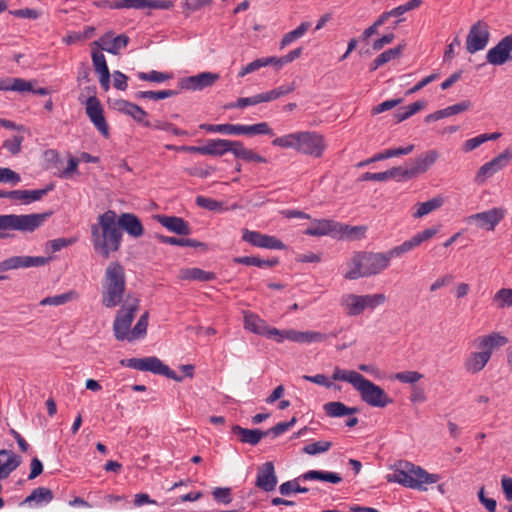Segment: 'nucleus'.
Masks as SVG:
<instances>
[{"mask_svg":"<svg viewBox=\"0 0 512 512\" xmlns=\"http://www.w3.org/2000/svg\"><path fill=\"white\" fill-rule=\"evenodd\" d=\"M97 221L91 226V241L94 250L102 257L108 258L111 252L120 249L123 233L117 214L113 210L100 214Z\"/></svg>","mask_w":512,"mask_h":512,"instance_id":"nucleus-1","label":"nucleus"},{"mask_svg":"<svg viewBox=\"0 0 512 512\" xmlns=\"http://www.w3.org/2000/svg\"><path fill=\"white\" fill-rule=\"evenodd\" d=\"M439 474L428 473L425 469L408 461H398L392 474L387 475L388 482H396L404 487L426 490L424 485L437 483Z\"/></svg>","mask_w":512,"mask_h":512,"instance_id":"nucleus-2","label":"nucleus"},{"mask_svg":"<svg viewBox=\"0 0 512 512\" xmlns=\"http://www.w3.org/2000/svg\"><path fill=\"white\" fill-rule=\"evenodd\" d=\"M272 145L292 148L299 153L316 158L321 157L326 148L324 138L313 131H300L277 137L272 141Z\"/></svg>","mask_w":512,"mask_h":512,"instance_id":"nucleus-3","label":"nucleus"},{"mask_svg":"<svg viewBox=\"0 0 512 512\" xmlns=\"http://www.w3.org/2000/svg\"><path fill=\"white\" fill-rule=\"evenodd\" d=\"M126 291V275L124 267L118 261L107 266L102 282V304L106 308H114L122 301Z\"/></svg>","mask_w":512,"mask_h":512,"instance_id":"nucleus-4","label":"nucleus"},{"mask_svg":"<svg viewBox=\"0 0 512 512\" xmlns=\"http://www.w3.org/2000/svg\"><path fill=\"white\" fill-rule=\"evenodd\" d=\"M349 265L351 269L345 273L344 277L356 280L379 274L388 268L390 263L385 253L361 251L353 255Z\"/></svg>","mask_w":512,"mask_h":512,"instance_id":"nucleus-5","label":"nucleus"},{"mask_svg":"<svg viewBox=\"0 0 512 512\" xmlns=\"http://www.w3.org/2000/svg\"><path fill=\"white\" fill-rule=\"evenodd\" d=\"M52 212L0 215V240L11 237L10 231L32 233L41 227Z\"/></svg>","mask_w":512,"mask_h":512,"instance_id":"nucleus-6","label":"nucleus"},{"mask_svg":"<svg viewBox=\"0 0 512 512\" xmlns=\"http://www.w3.org/2000/svg\"><path fill=\"white\" fill-rule=\"evenodd\" d=\"M200 129L211 133H221L224 135H270L274 132L266 122H260L253 125L243 124H201Z\"/></svg>","mask_w":512,"mask_h":512,"instance_id":"nucleus-7","label":"nucleus"},{"mask_svg":"<svg viewBox=\"0 0 512 512\" xmlns=\"http://www.w3.org/2000/svg\"><path fill=\"white\" fill-rule=\"evenodd\" d=\"M120 364L123 367H128L139 371H149L157 375H163L177 382H181L183 380L182 376L177 375L175 371L171 370L167 365H165L159 358L155 356L123 359L120 361Z\"/></svg>","mask_w":512,"mask_h":512,"instance_id":"nucleus-8","label":"nucleus"},{"mask_svg":"<svg viewBox=\"0 0 512 512\" xmlns=\"http://www.w3.org/2000/svg\"><path fill=\"white\" fill-rule=\"evenodd\" d=\"M139 307V300L136 298H133L130 300L127 298V300L124 302V304L121 306L120 310L118 311L114 324H113V331L114 336L117 340L123 341L128 340L130 337V327L134 320L135 313L137 312Z\"/></svg>","mask_w":512,"mask_h":512,"instance_id":"nucleus-9","label":"nucleus"},{"mask_svg":"<svg viewBox=\"0 0 512 512\" xmlns=\"http://www.w3.org/2000/svg\"><path fill=\"white\" fill-rule=\"evenodd\" d=\"M356 390L361 399L372 407L384 408L393 403V399L388 396L383 388L372 381L363 377Z\"/></svg>","mask_w":512,"mask_h":512,"instance_id":"nucleus-10","label":"nucleus"},{"mask_svg":"<svg viewBox=\"0 0 512 512\" xmlns=\"http://www.w3.org/2000/svg\"><path fill=\"white\" fill-rule=\"evenodd\" d=\"M51 257L43 256H12L0 262V273L20 268L42 267L48 264ZM8 276L0 274V281L7 280Z\"/></svg>","mask_w":512,"mask_h":512,"instance_id":"nucleus-11","label":"nucleus"},{"mask_svg":"<svg viewBox=\"0 0 512 512\" xmlns=\"http://www.w3.org/2000/svg\"><path fill=\"white\" fill-rule=\"evenodd\" d=\"M490 38L489 26L484 21H477L470 28L466 39V49L469 53L473 54L477 51L483 50Z\"/></svg>","mask_w":512,"mask_h":512,"instance_id":"nucleus-12","label":"nucleus"},{"mask_svg":"<svg viewBox=\"0 0 512 512\" xmlns=\"http://www.w3.org/2000/svg\"><path fill=\"white\" fill-rule=\"evenodd\" d=\"M85 112L87 117L93 123L95 128L105 137L108 138L109 125L104 117V110L100 100L95 96H90L85 101Z\"/></svg>","mask_w":512,"mask_h":512,"instance_id":"nucleus-13","label":"nucleus"},{"mask_svg":"<svg viewBox=\"0 0 512 512\" xmlns=\"http://www.w3.org/2000/svg\"><path fill=\"white\" fill-rule=\"evenodd\" d=\"M511 160L512 151L510 149H505L502 153L479 168L474 181L478 184H483L487 178L493 176L495 173L506 167Z\"/></svg>","mask_w":512,"mask_h":512,"instance_id":"nucleus-14","label":"nucleus"},{"mask_svg":"<svg viewBox=\"0 0 512 512\" xmlns=\"http://www.w3.org/2000/svg\"><path fill=\"white\" fill-rule=\"evenodd\" d=\"M242 240L258 248L283 250L286 245L277 237L249 229L243 230Z\"/></svg>","mask_w":512,"mask_h":512,"instance_id":"nucleus-15","label":"nucleus"},{"mask_svg":"<svg viewBox=\"0 0 512 512\" xmlns=\"http://www.w3.org/2000/svg\"><path fill=\"white\" fill-rule=\"evenodd\" d=\"M512 34L502 38L494 47H492L486 54V60L492 65H503L508 60L512 59Z\"/></svg>","mask_w":512,"mask_h":512,"instance_id":"nucleus-16","label":"nucleus"},{"mask_svg":"<svg viewBox=\"0 0 512 512\" xmlns=\"http://www.w3.org/2000/svg\"><path fill=\"white\" fill-rule=\"evenodd\" d=\"M505 216L503 208H492L490 210L473 214L468 217V222H475L479 228L493 231Z\"/></svg>","mask_w":512,"mask_h":512,"instance_id":"nucleus-17","label":"nucleus"},{"mask_svg":"<svg viewBox=\"0 0 512 512\" xmlns=\"http://www.w3.org/2000/svg\"><path fill=\"white\" fill-rule=\"evenodd\" d=\"M341 329L332 331L328 334L321 333L318 331H297L294 329H287L285 332L286 340L296 343H316L324 342L330 337H337Z\"/></svg>","mask_w":512,"mask_h":512,"instance_id":"nucleus-18","label":"nucleus"},{"mask_svg":"<svg viewBox=\"0 0 512 512\" xmlns=\"http://www.w3.org/2000/svg\"><path fill=\"white\" fill-rule=\"evenodd\" d=\"M278 483L275 466L272 461H267L257 468L255 486L264 492L273 491Z\"/></svg>","mask_w":512,"mask_h":512,"instance_id":"nucleus-19","label":"nucleus"},{"mask_svg":"<svg viewBox=\"0 0 512 512\" xmlns=\"http://www.w3.org/2000/svg\"><path fill=\"white\" fill-rule=\"evenodd\" d=\"M219 79V74L212 72H202L197 75L182 78L179 81L180 89L185 90H203L207 87H211Z\"/></svg>","mask_w":512,"mask_h":512,"instance_id":"nucleus-20","label":"nucleus"},{"mask_svg":"<svg viewBox=\"0 0 512 512\" xmlns=\"http://www.w3.org/2000/svg\"><path fill=\"white\" fill-rule=\"evenodd\" d=\"M439 152L435 149L427 150L417 156L414 159L409 161L410 172H408V176H413L414 178L426 173L431 166H433L437 160L439 159Z\"/></svg>","mask_w":512,"mask_h":512,"instance_id":"nucleus-21","label":"nucleus"},{"mask_svg":"<svg viewBox=\"0 0 512 512\" xmlns=\"http://www.w3.org/2000/svg\"><path fill=\"white\" fill-rule=\"evenodd\" d=\"M97 7H105L106 5L110 9H137V10H169L173 8L174 2H94Z\"/></svg>","mask_w":512,"mask_h":512,"instance_id":"nucleus-22","label":"nucleus"},{"mask_svg":"<svg viewBox=\"0 0 512 512\" xmlns=\"http://www.w3.org/2000/svg\"><path fill=\"white\" fill-rule=\"evenodd\" d=\"M129 43V37L125 34H120L113 37L112 32L105 33L94 45H97L101 50L108 53L117 55L121 49H124Z\"/></svg>","mask_w":512,"mask_h":512,"instance_id":"nucleus-23","label":"nucleus"},{"mask_svg":"<svg viewBox=\"0 0 512 512\" xmlns=\"http://www.w3.org/2000/svg\"><path fill=\"white\" fill-rule=\"evenodd\" d=\"M508 342L507 337L498 332H492L488 335L477 337L475 339V346L480 352H487L489 359H491L493 349L503 347Z\"/></svg>","mask_w":512,"mask_h":512,"instance_id":"nucleus-24","label":"nucleus"},{"mask_svg":"<svg viewBox=\"0 0 512 512\" xmlns=\"http://www.w3.org/2000/svg\"><path fill=\"white\" fill-rule=\"evenodd\" d=\"M22 463L21 456L12 450H0V480L6 479Z\"/></svg>","mask_w":512,"mask_h":512,"instance_id":"nucleus-25","label":"nucleus"},{"mask_svg":"<svg viewBox=\"0 0 512 512\" xmlns=\"http://www.w3.org/2000/svg\"><path fill=\"white\" fill-rule=\"evenodd\" d=\"M156 219L163 227L172 233L183 236L189 235L191 233V227L189 223L181 217L158 215Z\"/></svg>","mask_w":512,"mask_h":512,"instance_id":"nucleus-26","label":"nucleus"},{"mask_svg":"<svg viewBox=\"0 0 512 512\" xmlns=\"http://www.w3.org/2000/svg\"><path fill=\"white\" fill-rule=\"evenodd\" d=\"M472 104L469 100H464L454 105L448 106L444 109L437 110L425 117V122L430 123L447 118L456 114L463 113L471 108Z\"/></svg>","mask_w":512,"mask_h":512,"instance_id":"nucleus-27","label":"nucleus"},{"mask_svg":"<svg viewBox=\"0 0 512 512\" xmlns=\"http://www.w3.org/2000/svg\"><path fill=\"white\" fill-rule=\"evenodd\" d=\"M233 435L237 436L239 441L242 443L250 444L252 446L257 445L262 438L268 436V432L260 429H247L239 425H233L231 428Z\"/></svg>","mask_w":512,"mask_h":512,"instance_id":"nucleus-28","label":"nucleus"},{"mask_svg":"<svg viewBox=\"0 0 512 512\" xmlns=\"http://www.w3.org/2000/svg\"><path fill=\"white\" fill-rule=\"evenodd\" d=\"M121 230H125L134 238L141 237L144 234V227L140 219L133 213H123L118 218Z\"/></svg>","mask_w":512,"mask_h":512,"instance_id":"nucleus-29","label":"nucleus"},{"mask_svg":"<svg viewBox=\"0 0 512 512\" xmlns=\"http://www.w3.org/2000/svg\"><path fill=\"white\" fill-rule=\"evenodd\" d=\"M115 108L133 118L136 122L141 123L144 126L146 123V117L148 113L139 105L129 102L127 100L120 99L115 102Z\"/></svg>","mask_w":512,"mask_h":512,"instance_id":"nucleus-30","label":"nucleus"},{"mask_svg":"<svg viewBox=\"0 0 512 512\" xmlns=\"http://www.w3.org/2000/svg\"><path fill=\"white\" fill-rule=\"evenodd\" d=\"M54 189L53 184H49L44 189L37 190H13L12 201L29 204L42 199L48 192Z\"/></svg>","mask_w":512,"mask_h":512,"instance_id":"nucleus-31","label":"nucleus"},{"mask_svg":"<svg viewBox=\"0 0 512 512\" xmlns=\"http://www.w3.org/2000/svg\"><path fill=\"white\" fill-rule=\"evenodd\" d=\"M236 140L228 139H208L205 144V155L223 156L227 152H232Z\"/></svg>","mask_w":512,"mask_h":512,"instance_id":"nucleus-32","label":"nucleus"},{"mask_svg":"<svg viewBox=\"0 0 512 512\" xmlns=\"http://www.w3.org/2000/svg\"><path fill=\"white\" fill-rule=\"evenodd\" d=\"M338 223L329 219H316L312 222L305 231V235L309 236H324L338 232Z\"/></svg>","mask_w":512,"mask_h":512,"instance_id":"nucleus-33","label":"nucleus"},{"mask_svg":"<svg viewBox=\"0 0 512 512\" xmlns=\"http://www.w3.org/2000/svg\"><path fill=\"white\" fill-rule=\"evenodd\" d=\"M489 360L487 352H471L464 362V367L467 372L476 374L484 369Z\"/></svg>","mask_w":512,"mask_h":512,"instance_id":"nucleus-34","label":"nucleus"},{"mask_svg":"<svg viewBox=\"0 0 512 512\" xmlns=\"http://www.w3.org/2000/svg\"><path fill=\"white\" fill-rule=\"evenodd\" d=\"M348 316H358L364 312L363 301L360 295L344 294L340 300Z\"/></svg>","mask_w":512,"mask_h":512,"instance_id":"nucleus-35","label":"nucleus"},{"mask_svg":"<svg viewBox=\"0 0 512 512\" xmlns=\"http://www.w3.org/2000/svg\"><path fill=\"white\" fill-rule=\"evenodd\" d=\"M299 479H302V481H326L332 484H338L342 481V477L338 473L321 470H309L301 474Z\"/></svg>","mask_w":512,"mask_h":512,"instance_id":"nucleus-36","label":"nucleus"},{"mask_svg":"<svg viewBox=\"0 0 512 512\" xmlns=\"http://www.w3.org/2000/svg\"><path fill=\"white\" fill-rule=\"evenodd\" d=\"M180 277L183 280L209 282L217 278L216 274L212 271H205L197 267L182 269Z\"/></svg>","mask_w":512,"mask_h":512,"instance_id":"nucleus-37","label":"nucleus"},{"mask_svg":"<svg viewBox=\"0 0 512 512\" xmlns=\"http://www.w3.org/2000/svg\"><path fill=\"white\" fill-rule=\"evenodd\" d=\"M31 89V82L23 78L3 77L0 78V91H16L23 93Z\"/></svg>","mask_w":512,"mask_h":512,"instance_id":"nucleus-38","label":"nucleus"},{"mask_svg":"<svg viewBox=\"0 0 512 512\" xmlns=\"http://www.w3.org/2000/svg\"><path fill=\"white\" fill-rule=\"evenodd\" d=\"M234 145L233 154L236 158L245 162L267 163V159L265 157L257 154L252 149L246 148L241 141L236 140Z\"/></svg>","mask_w":512,"mask_h":512,"instance_id":"nucleus-39","label":"nucleus"},{"mask_svg":"<svg viewBox=\"0 0 512 512\" xmlns=\"http://www.w3.org/2000/svg\"><path fill=\"white\" fill-rule=\"evenodd\" d=\"M54 494L51 489L46 487L35 488L19 505L23 506L35 502L37 505L49 503L53 500Z\"/></svg>","mask_w":512,"mask_h":512,"instance_id":"nucleus-40","label":"nucleus"},{"mask_svg":"<svg viewBox=\"0 0 512 512\" xmlns=\"http://www.w3.org/2000/svg\"><path fill=\"white\" fill-rule=\"evenodd\" d=\"M233 262L237 264H242L246 266H256L259 268L262 267H275L279 264V259L277 257H273L270 259L263 260L256 256H239L233 258Z\"/></svg>","mask_w":512,"mask_h":512,"instance_id":"nucleus-41","label":"nucleus"},{"mask_svg":"<svg viewBox=\"0 0 512 512\" xmlns=\"http://www.w3.org/2000/svg\"><path fill=\"white\" fill-rule=\"evenodd\" d=\"M363 375L353 371V370H345L339 367H335L332 379L335 381H345L350 383L355 389L358 387L359 383L363 379Z\"/></svg>","mask_w":512,"mask_h":512,"instance_id":"nucleus-42","label":"nucleus"},{"mask_svg":"<svg viewBox=\"0 0 512 512\" xmlns=\"http://www.w3.org/2000/svg\"><path fill=\"white\" fill-rule=\"evenodd\" d=\"M266 322L257 314L252 312L244 313V328L254 334L261 335L265 333Z\"/></svg>","mask_w":512,"mask_h":512,"instance_id":"nucleus-43","label":"nucleus"},{"mask_svg":"<svg viewBox=\"0 0 512 512\" xmlns=\"http://www.w3.org/2000/svg\"><path fill=\"white\" fill-rule=\"evenodd\" d=\"M156 238L161 243L175 245V246L193 247V248L205 246L204 243L197 241L195 239H190V238H177V237H171V236H164V235H160V234H157Z\"/></svg>","mask_w":512,"mask_h":512,"instance_id":"nucleus-44","label":"nucleus"},{"mask_svg":"<svg viewBox=\"0 0 512 512\" xmlns=\"http://www.w3.org/2000/svg\"><path fill=\"white\" fill-rule=\"evenodd\" d=\"M145 127L153 128L156 130H162L169 132L175 136H188L189 133L186 130L177 128L174 124L167 122V121H161V120H155L154 122L146 121L144 123Z\"/></svg>","mask_w":512,"mask_h":512,"instance_id":"nucleus-45","label":"nucleus"},{"mask_svg":"<svg viewBox=\"0 0 512 512\" xmlns=\"http://www.w3.org/2000/svg\"><path fill=\"white\" fill-rule=\"evenodd\" d=\"M443 204L442 198H433L426 202L417 203L416 211L413 213L414 218H422L430 212L440 208Z\"/></svg>","mask_w":512,"mask_h":512,"instance_id":"nucleus-46","label":"nucleus"},{"mask_svg":"<svg viewBox=\"0 0 512 512\" xmlns=\"http://www.w3.org/2000/svg\"><path fill=\"white\" fill-rule=\"evenodd\" d=\"M416 247H418V245L412 236L410 239L404 241L400 245L391 248L385 252V254L388 257V261L390 262L392 258L400 257L401 255L410 252Z\"/></svg>","mask_w":512,"mask_h":512,"instance_id":"nucleus-47","label":"nucleus"},{"mask_svg":"<svg viewBox=\"0 0 512 512\" xmlns=\"http://www.w3.org/2000/svg\"><path fill=\"white\" fill-rule=\"evenodd\" d=\"M309 28V22H302L296 29L286 33L280 42V48L283 49L284 47L290 45L298 38H301Z\"/></svg>","mask_w":512,"mask_h":512,"instance_id":"nucleus-48","label":"nucleus"},{"mask_svg":"<svg viewBox=\"0 0 512 512\" xmlns=\"http://www.w3.org/2000/svg\"><path fill=\"white\" fill-rule=\"evenodd\" d=\"M179 93L177 90H160V91H138L135 94L136 99H151V100H162L176 96Z\"/></svg>","mask_w":512,"mask_h":512,"instance_id":"nucleus-49","label":"nucleus"},{"mask_svg":"<svg viewBox=\"0 0 512 512\" xmlns=\"http://www.w3.org/2000/svg\"><path fill=\"white\" fill-rule=\"evenodd\" d=\"M299 476L293 480L286 481L279 486V492L283 496H290L292 493H307L309 488L300 486Z\"/></svg>","mask_w":512,"mask_h":512,"instance_id":"nucleus-50","label":"nucleus"},{"mask_svg":"<svg viewBox=\"0 0 512 512\" xmlns=\"http://www.w3.org/2000/svg\"><path fill=\"white\" fill-rule=\"evenodd\" d=\"M148 316V312H145L143 315H141L136 325L130 332L129 341L143 338L146 335L148 327Z\"/></svg>","mask_w":512,"mask_h":512,"instance_id":"nucleus-51","label":"nucleus"},{"mask_svg":"<svg viewBox=\"0 0 512 512\" xmlns=\"http://www.w3.org/2000/svg\"><path fill=\"white\" fill-rule=\"evenodd\" d=\"M75 296V292L69 291L63 294L55 295V296H49L45 297L40 301L41 306H60L63 304H66L67 302L71 301Z\"/></svg>","mask_w":512,"mask_h":512,"instance_id":"nucleus-52","label":"nucleus"},{"mask_svg":"<svg viewBox=\"0 0 512 512\" xmlns=\"http://www.w3.org/2000/svg\"><path fill=\"white\" fill-rule=\"evenodd\" d=\"M493 302L498 308L512 306V288H501L493 296Z\"/></svg>","mask_w":512,"mask_h":512,"instance_id":"nucleus-53","label":"nucleus"},{"mask_svg":"<svg viewBox=\"0 0 512 512\" xmlns=\"http://www.w3.org/2000/svg\"><path fill=\"white\" fill-rule=\"evenodd\" d=\"M323 409L329 417L336 418L346 416V405L339 401L325 403Z\"/></svg>","mask_w":512,"mask_h":512,"instance_id":"nucleus-54","label":"nucleus"},{"mask_svg":"<svg viewBox=\"0 0 512 512\" xmlns=\"http://www.w3.org/2000/svg\"><path fill=\"white\" fill-rule=\"evenodd\" d=\"M363 301L364 309H375L386 301V296L383 293L360 295Z\"/></svg>","mask_w":512,"mask_h":512,"instance_id":"nucleus-55","label":"nucleus"},{"mask_svg":"<svg viewBox=\"0 0 512 512\" xmlns=\"http://www.w3.org/2000/svg\"><path fill=\"white\" fill-rule=\"evenodd\" d=\"M138 78L143 81L162 83L172 78L170 73L152 70L150 72H139Z\"/></svg>","mask_w":512,"mask_h":512,"instance_id":"nucleus-56","label":"nucleus"},{"mask_svg":"<svg viewBox=\"0 0 512 512\" xmlns=\"http://www.w3.org/2000/svg\"><path fill=\"white\" fill-rule=\"evenodd\" d=\"M268 65H271V60H266V58H258L246 66H244L238 73L239 77H244L247 74L253 73L257 70H259L262 67H266Z\"/></svg>","mask_w":512,"mask_h":512,"instance_id":"nucleus-57","label":"nucleus"},{"mask_svg":"<svg viewBox=\"0 0 512 512\" xmlns=\"http://www.w3.org/2000/svg\"><path fill=\"white\" fill-rule=\"evenodd\" d=\"M332 447V443L329 441H318L304 446L303 452L308 455H316L324 453Z\"/></svg>","mask_w":512,"mask_h":512,"instance_id":"nucleus-58","label":"nucleus"},{"mask_svg":"<svg viewBox=\"0 0 512 512\" xmlns=\"http://www.w3.org/2000/svg\"><path fill=\"white\" fill-rule=\"evenodd\" d=\"M259 103H262V102H261V99H260V95L257 94V95L251 96V97H241V98H238L236 102L228 104L226 106V108H229V109H232V108L243 109V108H246L247 106H254V105H257Z\"/></svg>","mask_w":512,"mask_h":512,"instance_id":"nucleus-59","label":"nucleus"},{"mask_svg":"<svg viewBox=\"0 0 512 512\" xmlns=\"http://www.w3.org/2000/svg\"><path fill=\"white\" fill-rule=\"evenodd\" d=\"M21 181V177L18 173L10 168L0 167V183H9L11 185H17Z\"/></svg>","mask_w":512,"mask_h":512,"instance_id":"nucleus-60","label":"nucleus"},{"mask_svg":"<svg viewBox=\"0 0 512 512\" xmlns=\"http://www.w3.org/2000/svg\"><path fill=\"white\" fill-rule=\"evenodd\" d=\"M23 141V136L15 135L11 139H7L3 142V148L8 150L12 155H17L21 151V145Z\"/></svg>","mask_w":512,"mask_h":512,"instance_id":"nucleus-61","label":"nucleus"},{"mask_svg":"<svg viewBox=\"0 0 512 512\" xmlns=\"http://www.w3.org/2000/svg\"><path fill=\"white\" fill-rule=\"evenodd\" d=\"M92 62L97 73L100 74L109 71L105 56L102 52L98 50L92 51Z\"/></svg>","mask_w":512,"mask_h":512,"instance_id":"nucleus-62","label":"nucleus"},{"mask_svg":"<svg viewBox=\"0 0 512 512\" xmlns=\"http://www.w3.org/2000/svg\"><path fill=\"white\" fill-rule=\"evenodd\" d=\"M394 378L402 383L414 384L423 378V375L417 371H404L396 373Z\"/></svg>","mask_w":512,"mask_h":512,"instance_id":"nucleus-63","label":"nucleus"},{"mask_svg":"<svg viewBox=\"0 0 512 512\" xmlns=\"http://www.w3.org/2000/svg\"><path fill=\"white\" fill-rule=\"evenodd\" d=\"M403 49L404 45L400 44L394 48L382 52L380 55L377 56V58L379 59V62H381V64L384 65L398 57L402 53Z\"/></svg>","mask_w":512,"mask_h":512,"instance_id":"nucleus-64","label":"nucleus"}]
</instances>
